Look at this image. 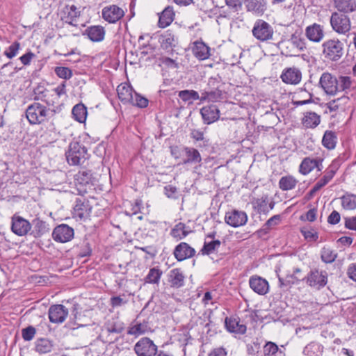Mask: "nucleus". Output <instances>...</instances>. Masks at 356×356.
Here are the masks:
<instances>
[{"instance_id":"f257e3e1","label":"nucleus","mask_w":356,"mask_h":356,"mask_svg":"<svg viewBox=\"0 0 356 356\" xmlns=\"http://www.w3.org/2000/svg\"><path fill=\"white\" fill-rule=\"evenodd\" d=\"M56 114L54 109L47 108L40 103H33L28 106L26 116L31 124H41L45 120L53 118Z\"/></svg>"},{"instance_id":"f03ea898","label":"nucleus","mask_w":356,"mask_h":356,"mask_svg":"<svg viewBox=\"0 0 356 356\" xmlns=\"http://www.w3.org/2000/svg\"><path fill=\"white\" fill-rule=\"evenodd\" d=\"M323 58L330 62H338L344 53L343 44L339 39H328L321 44Z\"/></svg>"},{"instance_id":"7ed1b4c3","label":"nucleus","mask_w":356,"mask_h":356,"mask_svg":"<svg viewBox=\"0 0 356 356\" xmlns=\"http://www.w3.org/2000/svg\"><path fill=\"white\" fill-rule=\"evenodd\" d=\"M67 163L71 165L83 163L88 159L87 148L78 141H72L65 152Z\"/></svg>"},{"instance_id":"20e7f679","label":"nucleus","mask_w":356,"mask_h":356,"mask_svg":"<svg viewBox=\"0 0 356 356\" xmlns=\"http://www.w3.org/2000/svg\"><path fill=\"white\" fill-rule=\"evenodd\" d=\"M96 182L97 179L91 170L79 171L75 176V185L80 194L86 193L96 185Z\"/></svg>"},{"instance_id":"39448f33","label":"nucleus","mask_w":356,"mask_h":356,"mask_svg":"<svg viewBox=\"0 0 356 356\" xmlns=\"http://www.w3.org/2000/svg\"><path fill=\"white\" fill-rule=\"evenodd\" d=\"M273 28L267 22L259 19L256 20L252 29V35L261 42L273 39Z\"/></svg>"},{"instance_id":"423d86ee","label":"nucleus","mask_w":356,"mask_h":356,"mask_svg":"<svg viewBox=\"0 0 356 356\" xmlns=\"http://www.w3.org/2000/svg\"><path fill=\"white\" fill-rule=\"evenodd\" d=\"M330 22L332 29L339 34H346L350 30V19L346 14L334 12L332 13Z\"/></svg>"},{"instance_id":"0eeeda50","label":"nucleus","mask_w":356,"mask_h":356,"mask_svg":"<svg viewBox=\"0 0 356 356\" xmlns=\"http://www.w3.org/2000/svg\"><path fill=\"white\" fill-rule=\"evenodd\" d=\"M302 281L311 287L320 289L327 282V273L317 268L312 269L307 276L302 277Z\"/></svg>"},{"instance_id":"6e6552de","label":"nucleus","mask_w":356,"mask_h":356,"mask_svg":"<svg viewBox=\"0 0 356 356\" xmlns=\"http://www.w3.org/2000/svg\"><path fill=\"white\" fill-rule=\"evenodd\" d=\"M134 350L137 356H155L157 346L149 337H143L136 342Z\"/></svg>"},{"instance_id":"1a4fd4ad","label":"nucleus","mask_w":356,"mask_h":356,"mask_svg":"<svg viewBox=\"0 0 356 356\" xmlns=\"http://www.w3.org/2000/svg\"><path fill=\"white\" fill-rule=\"evenodd\" d=\"M92 206L85 197H77L73 208V216L80 220L87 219L92 211Z\"/></svg>"},{"instance_id":"9d476101","label":"nucleus","mask_w":356,"mask_h":356,"mask_svg":"<svg viewBox=\"0 0 356 356\" xmlns=\"http://www.w3.org/2000/svg\"><path fill=\"white\" fill-rule=\"evenodd\" d=\"M31 229V224L23 217L14 214L11 218V230L19 236H26Z\"/></svg>"},{"instance_id":"9b49d317","label":"nucleus","mask_w":356,"mask_h":356,"mask_svg":"<svg viewBox=\"0 0 356 356\" xmlns=\"http://www.w3.org/2000/svg\"><path fill=\"white\" fill-rule=\"evenodd\" d=\"M248 216L245 211L232 209L227 211L225 222L232 227H238L246 224Z\"/></svg>"},{"instance_id":"f8f14e48","label":"nucleus","mask_w":356,"mask_h":356,"mask_svg":"<svg viewBox=\"0 0 356 356\" xmlns=\"http://www.w3.org/2000/svg\"><path fill=\"white\" fill-rule=\"evenodd\" d=\"M74 235V229L66 224L57 225L52 232L54 240L59 243L70 241L73 238Z\"/></svg>"},{"instance_id":"ddd939ff","label":"nucleus","mask_w":356,"mask_h":356,"mask_svg":"<svg viewBox=\"0 0 356 356\" xmlns=\"http://www.w3.org/2000/svg\"><path fill=\"white\" fill-rule=\"evenodd\" d=\"M337 83V77L329 72L323 73L319 80L320 86L329 95H334L338 92Z\"/></svg>"},{"instance_id":"4468645a","label":"nucleus","mask_w":356,"mask_h":356,"mask_svg":"<svg viewBox=\"0 0 356 356\" xmlns=\"http://www.w3.org/2000/svg\"><path fill=\"white\" fill-rule=\"evenodd\" d=\"M48 315L50 322L61 323L66 319L68 309L63 305H53L49 308Z\"/></svg>"},{"instance_id":"2eb2a0df","label":"nucleus","mask_w":356,"mask_h":356,"mask_svg":"<svg viewBox=\"0 0 356 356\" xmlns=\"http://www.w3.org/2000/svg\"><path fill=\"white\" fill-rule=\"evenodd\" d=\"M124 15V10L116 5L106 6L102 9V18L108 23H115Z\"/></svg>"},{"instance_id":"dca6fc26","label":"nucleus","mask_w":356,"mask_h":356,"mask_svg":"<svg viewBox=\"0 0 356 356\" xmlns=\"http://www.w3.org/2000/svg\"><path fill=\"white\" fill-rule=\"evenodd\" d=\"M173 254L177 261H181L193 257L195 254V250L187 243L181 242L176 245Z\"/></svg>"},{"instance_id":"f3484780","label":"nucleus","mask_w":356,"mask_h":356,"mask_svg":"<svg viewBox=\"0 0 356 356\" xmlns=\"http://www.w3.org/2000/svg\"><path fill=\"white\" fill-rule=\"evenodd\" d=\"M184 159L182 163L184 165H202V156L200 152L195 147H184Z\"/></svg>"},{"instance_id":"a211bd4d","label":"nucleus","mask_w":356,"mask_h":356,"mask_svg":"<svg viewBox=\"0 0 356 356\" xmlns=\"http://www.w3.org/2000/svg\"><path fill=\"white\" fill-rule=\"evenodd\" d=\"M200 113L204 122L207 124L217 121L220 118V110L214 104L204 106L200 109Z\"/></svg>"},{"instance_id":"6ab92c4d","label":"nucleus","mask_w":356,"mask_h":356,"mask_svg":"<svg viewBox=\"0 0 356 356\" xmlns=\"http://www.w3.org/2000/svg\"><path fill=\"white\" fill-rule=\"evenodd\" d=\"M250 287L259 295H265L268 292L269 285L266 280L257 276H252L249 280Z\"/></svg>"},{"instance_id":"aec40b11","label":"nucleus","mask_w":356,"mask_h":356,"mask_svg":"<svg viewBox=\"0 0 356 356\" xmlns=\"http://www.w3.org/2000/svg\"><path fill=\"white\" fill-rule=\"evenodd\" d=\"M244 4L248 12L257 15H262L267 9L266 0H244Z\"/></svg>"},{"instance_id":"412c9836","label":"nucleus","mask_w":356,"mask_h":356,"mask_svg":"<svg viewBox=\"0 0 356 356\" xmlns=\"http://www.w3.org/2000/svg\"><path fill=\"white\" fill-rule=\"evenodd\" d=\"M305 35L310 41L319 42L324 37L323 26L316 23L307 26L305 29Z\"/></svg>"},{"instance_id":"4be33fe9","label":"nucleus","mask_w":356,"mask_h":356,"mask_svg":"<svg viewBox=\"0 0 356 356\" xmlns=\"http://www.w3.org/2000/svg\"><path fill=\"white\" fill-rule=\"evenodd\" d=\"M105 33V29L102 26L94 25L88 26L83 35H87L91 41L98 42L104 39Z\"/></svg>"},{"instance_id":"5701e85b","label":"nucleus","mask_w":356,"mask_h":356,"mask_svg":"<svg viewBox=\"0 0 356 356\" xmlns=\"http://www.w3.org/2000/svg\"><path fill=\"white\" fill-rule=\"evenodd\" d=\"M151 331L149 325V322L144 320L143 322H139L137 319L134 320L127 330V334L138 337Z\"/></svg>"},{"instance_id":"b1692460","label":"nucleus","mask_w":356,"mask_h":356,"mask_svg":"<svg viewBox=\"0 0 356 356\" xmlns=\"http://www.w3.org/2000/svg\"><path fill=\"white\" fill-rule=\"evenodd\" d=\"M225 325L229 332L243 334L246 332L245 325L241 323L238 318L226 317Z\"/></svg>"},{"instance_id":"393cba45","label":"nucleus","mask_w":356,"mask_h":356,"mask_svg":"<svg viewBox=\"0 0 356 356\" xmlns=\"http://www.w3.org/2000/svg\"><path fill=\"white\" fill-rule=\"evenodd\" d=\"M185 275L180 268L172 269L169 274L168 281L171 287L179 289L184 285Z\"/></svg>"},{"instance_id":"a878e982","label":"nucleus","mask_w":356,"mask_h":356,"mask_svg":"<svg viewBox=\"0 0 356 356\" xmlns=\"http://www.w3.org/2000/svg\"><path fill=\"white\" fill-rule=\"evenodd\" d=\"M301 72L296 68H289L282 72L281 78L283 82L289 84H298L301 81Z\"/></svg>"},{"instance_id":"bb28decb","label":"nucleus","mask_w":356,"mask_h":356,"mask_svg":"<svg viewBox=\"0 0 356 356\" xmlns=\"http://www.w3.org/2000/svg\"><path fill=\"white\" fill-rule=\"evenodd\" d=\"M75 248L77 250V256L79 257H87L92 254V245L87 235H85L82 241L76 244Z\"/></svg>"},{"instance_id":"cd10ccee","label":"nucleus","mask_w":356,"mask_h":356,"mask_svg":"<svg viewBox=\"0 0 356 356\" xmlns=\"http://www.w3.org/2000/svg\"><path fill=\"white\" fill-rule=\"evenodd\" d=\"M338 13L347 14L356 10V0H334Z\"/></svg>"},{"instance_id":"c85d7f7f","label":"nucleus","mask_w":356,"mask_h":356,"mask_svg":"<svg viewBox=\"0 0 356 356\" xmlns=\"http://www.w3.org/2000/svg\"><path fill=\"white\" fill-rule=\"evenodd\" d=\"M31 224V226H33V229L31 231L30 234L34 238H40L49 231L48 224L38 218L33 220L32 223Z\"/></svg>"},{"instance_id":"c756f323","label":"nucleus","mask_w":356,"mask_h":356,"mask_svg":"<svg viewBox=\"0 0 356 356\" xmlns=\"http://www.w3.org/2000/svg\"><path fill=\"white\" fill-rule=\"evenodd\" d=\"M161 47L166 51H172L175 47V39L174 34L170 31H167L160 35L159 40Z\"/></svg>"},{"instance_id":"7c9ffc66","label":"nucleus","mask_w":356,"mask_h":356,"mask_svg":"<svg viewBox=\"0 0 356 356\" xmlns=\"http://www.w3.org/2000/svg\"><path fill=\"white\" fill-rule=\"evenodd\" d=\"M175 13L171 6H167L160 14L158 25L161 28H165L174 20Z\"/></svg>"},{"instance_id":"2f4dec72","label":"nucleus","mask_w":356,"mask_h":356,"mask_svg":"<svg viewBox=\"0 0 356 356\" xmlns=\"http://www.w3.org/2000/svg\"><path fill=\"white\" fill-rule=\"evenodd\" d=\"M321 123V116L315 112L309 111L304 114L302 124L309 129H314Z\"/></svg>"},{"instance_id":"473e14b6","label":"nucleus","mask_w":356,"mask_h":356,"mask_svg":"<svg viewBox=\"0 0 356 356\" xmlns=\"http://www.w3.org/2000/svg\"><path fill=\"white\" fill-rule=\"evenodd\" d=\"M210 48L203 42H195L193 48L194 56L200 60H205L209 56Z\"/></svg>"},{"instance_id":"72a5a7b5","label":"nucleus","mask_w":356,"mask_h":356,"mask_svg":"<svg viewBox=\"0 0 356 356\" xmlns=\"http://www.w3.org/2000/svg\"><path fill=\"white\" fill-rule=\"evenodd\" d=\"M35 350L39 354H45L51 351L54 343L47 338L38 339L35 342Z\"/></svg>"},{"instance_id":"f704fd0d","label":"nucleus","mask_w":356,"mask_h":356,"mask_svg":"<svg viewBox=\"0 0 356 356\" xmlns=\"http://www.w3.org/2000/svg\"><path fill=\"white\" fill-rule=\"evenodd\" d=\"M118 95L120 100L123 104L129 103L133 101V95L134 92L130 86H119L117 88Z\"/></svg>"},{"instance_id":"c9c22d12","label":"nucleus","mask_w":356,"mask_h":356,"mask_svg":"<svg viewBox=\"0 0 356 356\" xmlns=\"http://www.w3.org/2000/svg\"><path fill=\"white\" fill-rule=\"evenodd\" d=\"M72 114L76 121L84 123L88 115L87 107L82 103L77 104L73 107Z\"/></svg>"},{"instance_id":"e433bc0d","label":"nucleus","mask_w":356,"mask_h":356,"mask_svg":"<svg viewBox=\"0 0 356 356\" xmlns=\"http://www.w3.org/2000/svg\"><path fill=\"white\" fill-rule=\"evenodd\" d=\"M337 143V136L336 133L330 130L325 131L322 138L323 147L331 150L335 148Z\"/></svg>"},{"instance_id":"4c0bfd02","label":"nucleus","mask_w":356,"mask_h":356,"mask_svg":"<svg viewBox=\"0 0 356 356\" xmlns=\"http://www.w3.org/2000/svg\"><path fill=\"white\" fill-rule=\"evenodd\" d=\"M323 352V346L315 341L307 344L303 350V354L306 356H322Z\"/></svg>"},{"instance_id":"58836bf2","label":"nucleus","mask_w":356,"mask_h":356,"mask_svg":"<svg viewBox=\"0 0 356 356\" xmlns=\"http://www.w3.org/2000/svg\"><path fill=\"white\" fill-rule=\"evenodd\" d=\"M104 327L108 333L120 334L124 330V324L118 318H112L105 323Z\"/></svg>"},{"instance_id":"ea45409f","label":"nucleus","mask_w":356,"mask_h":356,"mask_svg":"<svg viewBox=\"0 0 356 356\" xmlns=\"http://www.w3.org/2000/svg\"><path fill=\"white\" fill-rule=\"evenodd\" d=\"M264 356H284V353L278 346L272 341L266 343L263 348Z\"/></svg>"},{"instance_id":"a19ab883","label":"nucleus","mask_w":356,"mask_h":356,"mask_svg":"<svg viewBox=\"0 0 356 356\" xmlns=\"http://www.w3.org/2000/svg\"><path fill=\"white\" fill-rule=\"evenodd\" d=\"M179 97L184 102L192 104L200 99L198 92L193 90H180L178 93Z\"/></svg>"},{"instance_id":"79ce46f5","label":"nucleus","mask_w":356,"mask_h":356,"mask_svg":"<svg viewBox=\"0 0 356 356\" xmlns=\"http://www.w3.org/2000/svg\"><path fill=\"white\" fill-rule=\"evenodd\" d=\"M186 226L183 222H179L171 229L170 235L177 240H181L188 235L191 231L186 229Z\"/></svg>"},{"instance_id":"37998d69","label":"nucleus","mask_w":356,"mask_h":356,"mask_svg":"<svg viewBox=\"0 0 356 356\" xmlns=\"http://www.w3.org/2000/svg\"><path fill=\"white\" fill-rule=\"evenodd\" d=\"M279 286L280 288L291 287L293 284H298L302 281V277L295 276V275H287L285 278L278 276Z\"/></svg>"},{"instance_id":"c03bdc74","label":"nucleus","mask_w":356,"mask_h":356,"mask_svg":"<svg viewBox=\"0 0 356 356\" xmlns=\"http://www.w3.org/2000/svg\"><path fill=\"white\" fill-rule=\"evenodd\" d=\"M298 181L291 175L282 177L279 181L280 188L282 191H289L295 188Z\"/></svg>"},{"instance_id":"a18cd8bd","label":"nucleus","mask_w":356,"mask_h":356,"mask_svg":"<svg viewBox=\"0 0 356 356\" xmlns=\"http://www.w3.org/2000/svg\"><path fill=\"white\" fill-rule=\"evenodd\" d=\"M341 199V205L343 209L353 210L356 208V195L346 193Z\"/></svg>"},{"instance_id":"49530a36","label":"nucleus","mask_w":356,"mask_h":356,"mask_svg":"<svg viewBox=\"0 0 356 356\" xmlns=\"http://www.w3.org/2000/svg\"><path fill=\"white\" fill-rule=\"evenodd\" d=\"M221 242L219 240H213L210 242L204 241L201 252L203 255H209L218 250L220 246Z\"/></svg>"},{"instance_id":"de8ad7c7","label":"nucleus","mask_w":356,"mask_h":356,"mask_svg":"<svg viewBox=\"0 0 356 356\" xmlns=\"http://www.w3.org/2000/svg\"><path fill=\"white\" fill-rule=\"evenodd\" d=\"M290 40L293 45L300 51H303L306 49L305 39L302 36L300 32L295 31V33L291 35Z\"/></svg>"},{"instance_id":"09e8293b","label":"nucleus","mask_w":356,"mask_h":356,"mask_svg":"<svg viewBox=\"0 0 356 356\" xmlns=\"http://www.w3.org/2000/svg\"><path fill=\"white\" fill-rule=\"evenodd\" d=\"M314 169V159L310 157L304 158L299 166V172L303 175L309 174Z\"/></svg>"},{"instance_id":"8fccbe9b","label":"nucleus","mask_w":356,"mask_h":356,"mask_svg":"<svg viewBox=\"0 0 356 356\" xmlns=\"http://www.w3.org/2000/svg\"><path fill=\"white\" fill-rule=\"evenodd\" d=\"M162 275V271L156 268H152L149 270L145 277V281L149 284H158Z\"/></svg>"},{"instance_id":"3c124183","label":"nucleus","mask_w":356,"mask_h":356,"mask_svg":"<svg viewBox=\"0 0 356 356\" xmlns=\"http://www.w3.org/2000/svg\"><path fill=\"white\" fill-rule=\"evenodd\" d=\"M337 253L328 248H323L321 250V258L326 264H330L335 261Z\"/></svg>"},{"instance_id":"603ef678","label":"nucleus","mask_w":356,"mask_h":356,"mask_svg":"<svg viewBox=\"0 0 356 356\" xmlns=\"http://www.w3.org/2000/svg\"><path fill=\"white\" fill-rule=\"evenodd\" d=\"M337 88H338V92L346 91L348 90L352 85V80L350 76H339L337 78Z\"/></svg>"},{"instance_id":"864d4df0","label":"nucleus","mask_w":356,"mask_h":356,"mask_svg":"<svg viewBox=\"0 0 356 356\" xmlns=\"http://www.w3.org/2000/svg\"><path fill=\"white\" fill-rule=\"evenodd\" d=\"M254 208L257 210L259 213L267 214L269 212L268 207V197L257 199L254 203Z\"/></svg>"},{"instance_id":"5fc2aeb1","label":"nucleus","mask_w":356,"mask_h":356,"mask_svg":"<svg viewBox=\"0 0 356 356\" xmlns=\"http://www.w3.org/2000/svg\"><path fill=\"white\" fill-rule=\"evenodd\" d=\"M129 104L139 108H146L148 105V99L134 92L133 101L130 102Z\"/></svg>"},{"instance_id":"6e6d98bb","label":"nucleus","mask_w":356,"mask_h":356,"mask_svg":"<svg viewBox=\"0 0 356 356\" xmlns=\"http://www.w3.org/2000/svg\"><path fill=\"white\" fill-rule=\"evenodd\" d=\"M343 101L345 104H346L349 101V97L348 96H342L340 98H337L329 102L327 104H325V106L329 110L330 112L336 111L339 108V102Z\"/></svg>"},{"instance_id":"4d7b16f0","label":"nucleus","mask_w":356,"mask_h":356,"mask_svg":"<svg viewBox=\"0 0 356 356\" xmlns=\"http://www.w3.org/2000/svg\"><path fill=\"white\" fill-rule=\"evenodd\" d=\"M54 72L61 79H70L72 76V71L67 67H56Z\"/></svg>"},{"instance_id":"13d9d810","label":"nucleus","mask_w":356,"mask_h":356,"mask_svg":"<svg viewBox=\"0 0 356 356\" xmlns=\"http://www.w3.org/2000/svg\"><path fill=\"white\" fill-rule=\"evenodd\" d=\"M36 334V329L32 326L29 325L22 330V336L24 341H31L32 340Z\"/></svg>"},{"instance_id":"bf43d9fd","label":"nucleus","mask_w":356,"mask_h":356,"mask_svg":"<svg viewBox=\"0 0 356 356\" xmlns=\"http://www.w3.org/2000/svg\"><path fill=\"white\" fill-rule=\"evenodd\" d=\"M20 47V43L17 41L14 42L10 46H9L8 51L4 52V55L8 58H13L15 57Z\"/></svg>"},{"instance_id":"052dcab7","label":"nucleus","mask_w":356,"mask_h":356,"mask_svg":"<svg viewBox=\"0 0 356 356\" xmlns=\"http://www.w3.org/2000/svg\"><path fill=\"white\" fill-rule=\"evenodd\" d=\"M341 165V161L339 159H334L330 165L325 169V171L328 172L332 176H334Z\"/></svg>"},{"instance_id":"680f3d73","label":"nucleus","mask_w":356,"mask_h":356,"mask_svg":"<svg viewBox=\"0 0 356 356\" xmlns=\"http://www.w3.org/2000/svg\"><path fill=\"white\" fill-rule=\"evenodd\" d=\"M209 102H216L223 98V94L221 90L216 88L209 91Z\"/></svg>"},{"instance_id":"e2e57ef3","label":"nucleus","mask_w":356,"mask_h":356,"mask_svg":"<svg viewBox=\"0 0 356 356\" xmlns=\"http://www.w3.org/2000/svg\"><path fill=\"white\" fill-rule=\"evenodd\" d=\"M334 177L330 175L326 171H324V175L316 184L318 187L321 189L323 186L327 185Z\"/></svg>"},{"instance_id":"0e129e2a","label":"nucleus","mask_w":356,"mask_h":356,"mask_svg":"<svg viewBox=\"0 0 356 356\" xmlns=\"http://www.w3.org/2000/svg\"><path fill=\"white\" fill-rule=\"evenodd\" d=\"M127 303V300H124L120 296H112L110 298V305L113 307H121L123 305H125Z\"/></svg>"},{"instance_id":"69168bd1","label":"nucleus","mask_w":356,"mask_h":356,"mask_svg":"<svg viewBox=\"0 0 356 356\" xmlns=\"http://www.w3.org/2000/svg\"><path fill=\"white\" fill-rule=\"evenodd\" d=\"M344 226L346 229L356 231V216L344 218Z\"/></svg>"},{"instance_id":"338daca9","label":"nucleus","mask_w":356,"mask_h":356,"mask_svg":"<svg viewBox=\"0 0 356 356\" xmlns=\"http://www.w3.org/2000/svg\"><path fill=\"white\" fill-rule=\"evenodd\" d=\"M341 215L340 213L334 210L327 218V222L330 225H337L340 222Z\"/></svg>"},{"instance_id":"774afa93","label":"nucleus","mask_w":356,"mask_h":356,"mask_svg":"<svg viewBox=\"0 0 356 356\" xmlns=\"http://www.w3.org/2000/svg\"><path fill=\"white\" fill-rule=\"evenodd\" d=\"M226 5L233 10L234 11H238L241 8L242 3L241 0H225Z\"/></svg>"}]
</instances>
